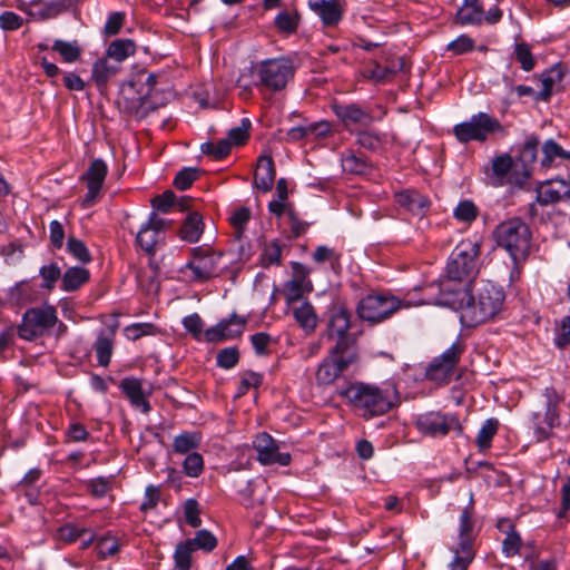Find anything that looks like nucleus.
Listing matches in <instances>:
<instances>
[{
    "label": "nucleus",
    "instance_id": "nucleus-1",
    "mask_svg": "<svg viewBox=\"0 0 570 570\" xmlns=\"http://www.w3.org/2000/svg\"><path fill=\"white\" fill-rule=\"evenodd\" d=\"M504 301L503 288L492 282H483L474 294L469 286L444 283L435 303L459 311L461 322L474 327L494 320L503 309Z\"/></svg>",
    "mask_w": 570,
    "mask_h": 570
},
{
    "label": "nucleus",
    "instance_id": "nucleus-40",
    "mask_svg": "<svg viewBox=\"0 0 570 570\" xmlns=\"http://www.w3.org/2000/svg\"><path fill=\"white\" fill-rule=\"evenodd\" d=\"M95 549L97 557L100 560H106L109 557H114L120 550L118 540L109 534L97 537Z\"/></svg>",
    "mask_w": 570,
    "mask_h": 570
},
{
    "label": "nucleus",
    "instance_id": "nucleus-14",
    "mask_svg": "<svg viewBox=\"0 0 570 570\" xmlns=\"http://www.w3.org/2000/svg\"><path fill=\"white\" fill-rule=\"evenodd\" d=\"M252 445L257 453V461L262 465L276 464L287 466L292 461L291 454L288 452H282L279 443L266 432L256 434Z\"/></svg>",
    "mask_w": 570,
    "mask_h": 570
},
{
    "label": "nucleus",
    "instance_id": "nucleus-34",
    "mask_svg": "<svg viewBox=\"0 0 570 570\" xmlns=\"http://www.w3.org/2000/svg\"><path fill=\"white\" fill-rule=\"evenodd\" d=\"M498 419L490 417L483 422L475 439V444L480 451H487L491 448L492 440L498 433Z\"/></svg>",
    "mask_w": 570,
    "mask_h": 570
},
{
    "label": "nucleus",
    "instance_id": "nucleus-35",
    "mask_svg": "<svg viewBox=\"0 0 570 570\" xmlns=\"http://www.w3.org/2000/svg\"><path fill=\"white\" fill-rule=\"evenodd\" d=\"M52 50L58 52L62 61L66 63L76 62L81 56V48L77 40L65 41L56 39L52 45Z\"/></svg>",
    "mask_w": 570,
    "mask_h": 570
},
{
    "label": "nucleus",
    "instance_id": "nucleus-38",
    "mask_svg": "<svg viewBox=\"0 0 570 570\" xmlns=\"http://www.w3.org/2000/svg\"><path fill=\"white\" fill-rule=\"evenodd\" d=\"M453 551V559L449 564V570H468L470 563L475 558V552L472 547H462L456 544Z\"/></svg>",
    "mask_w": 570,
    "mask_h": 570
},
{
    "label": "nucleus",
    "instance_id": "nucleus-19",
    "mask_svg": "<svg viewBox=\"0 0 570 570\" xmlns=\"http://www.w3.org/2000/svg\"><path fill=\"white\" fill-rule=\"evenodd\" d=\"M245 320L236 314L220 320L214 326L205 330V342L220 343L239 337L245 330Z\"/></svg>",
    "mask_w": 570,
    "mask_h": 570
},
{
    "label": "nucleus",
    "instance_id": "nucleus-62",
    "mask_svg": "<svg viewBox=\"0 0 570 570\" xmlns=\"http://www.w3.org/2000/svg\"><path fill=\"white\" fill-rule=\"evenodd\" d=\"M249 128L250 121L248 119H243L239 126L234 127L228 131L226 140H229L232 146L244 144L248 138Z\"/></svg>",
    "mask_w": 570,
    "mask_h": 570
},
{
    "label": "nucleus",
    "instance_id": "nucleus-23",
    "mask_svg": "<svg viewBox=\"0 0 570 570\" xmlns=\"http://www.w3.org/2000/svg\"><path fill=\"white\" fill-rule=\"evenodd\" d=\"M122 393L129 399L132 406L139 409L144 413L150 411V404L147 401L142 381L136 377H125L119 385Z\"/></svg>",
    "mask_w": 570,
    "mask_h": 570
},
{
    "label": "nucleus",
    "instance_id": "nucleus-5",
    "mask_svg": "<svg viewBox=\"0 0 570 570\" xmlns=\"http://www.w3.org/2000/svg\"><path fill=\"white\" fill-rule=\"evenodd\" d=\"M493 236L497 244L510 254L515 264L527 258L531 245V232L520 218H510L500 223Z\"/></svg>",
    "mask_w": 570,
    "mask_h": 570
},
{
    "label": "nucleus",
    "instance_id": "nucleus-20",
    "mask_svg": "<svg viewBox=\"0 0 570 570\" xmlns=\"http://www.w3.org/2000/svg\"><path fill=\"white\" fill-rule=\"evenodd\" d=\"M537 202L542 206L553 205L570 199V180L552 178L541 181L535 187Z\"/></svg>",
    "mask_w": 570,
    "mask_h": 570
},
{
    "label": "nucleus",
    "instance_id": "nucleus-4",
    "mask_svg": "<svg viewBox=\"0 0 570 570\" xmlns=\"http://www.w3.org/2000/svg\"><path fill=\"white\" fill-rule=\"evenodd\" d=\"M430 303L426 299H412L406 295L399 298L390 293H372L363 297L357 305V313L362 320L371 323H379L401 308H409Z\"/></svg>",
    "mask_w": 570,
    "mask_h": 570
},
{
    "label": "nucleus",
    "instance_id": "nucleus-21",
    "mask_svg": "<svg viewBox=\"0 0 570 570\" xmlns=\"http://www.w3.org/2000/svg\"><path fill=\"white\" fill-rule=\"evenodd\" d=\"M474 501H469V504L462 510L459 525H458V544L466 548L472 547L479 534L480 527L474 517Z\"/></svg>",
    "mask_w": 570,
    "mask_h": 570
},
{
    "label": "nucleus",
    "instance_id": "nucleus-50",
    "mask_svg": "<svg viewBox=\"0 0 570 570\" xmlns=\"http://www.w3.org/2000/svg\"><path fill=\"white\" fill-rule=\"evenodd\" d=\"M239 352L237 347H226L220 350L216 356V364L224 370H230L237 365Z\"/></svg>",
    "mask_w": 570,
    "mask_h": 570
},
{
    "label": "nucleus",
    "instance_id": "nucleus-59",
    "mask_svg": "<svg viewBox=\"0 0 570 570\" xmlns=\"http://www.w3.org/2000/svg\"><path fill=\"white\" fill-rule=\"evenodd\" d=\"M197 178L198 170L196 168L186 167L176 175L174 186L179 190H186Z\"/></svg>",
    "mask_w": 570,
    "mask_h": 570
},
{
    "label": "nucleus",
    "instance_id": "nucleus-15",
    "mask_svg": "<svg viewBox=\"0 0 570 570\" xmlns=\"http://www.w3.org/2000/svg\"><path fill=\"white\" fill-rule=\"evenodd\" d=\"M193 252L194 257L187 264V268L195 281L203 282L218 275L223 256L220 252L203 247H196Z\"/></svg>",
    "mask_w": 570,
    "mask_h": 570
},
{
    "label": "nucleus",
    "instance_id": "nucleus-7",
    "mask_svg": "<svg viewBox=\"0 0 570 570\" xmlns=\"http://www.w3.org/2000/svg\"><path fill=\"white\" fill-rule=\"evenodd\" d=\"M357 353L345 342L338 341L321 361L315 371L318 386H328L336 382L348 367L357 362Z\"/></svg>",
    "mask_w": 570,
    "mask_h": 570
},
{
    "label": "nucleus",
    "instance_id": "nucleus-29",
    "mask_svg": "<svg viewBox=\"0 0 570 570\" xmlns=\"http://www.w3.org/2000/svg\"><path fill=\"white\" fill-rule=\"evenodd\" d=\"M204 233L203 217L197 212H191L185 218L179 229L180 239L187 243H196Z\"/></svg>",
    "mask_w": 570,
    "mask_h": 570
},
{
    "label": "nucleus",
    "instance_id": "nucleus-51",
    "mask_svg": "<svg viewBox=\"0 0 570 570\" xmlns=\"http://www.w3.org/2000/svg\"><path fill=\"white\" fill-rule=\"evenodd\" d=\"M453 216L460 222L471 223L478 216V208L473 202L462 200L454 208Z\"/></svg>",
    "mask_w": 570,
    "mask_h": 570
},
{
    "label": "nucleus",
    "instance_id": "nucleus-48",
    "mask_svg": "<svg viewBox=\"0 0 570 570\" xmlns=\"http://www.w3.org/2000/svg\"><path fill=\"white\" fill-rule=\"evenodd\" d=\"M124 332L128 340L136 341L142 336L155 335L157 330L151 323H134L126 326Z\"/></svg>",
    "mask_w": 570,
    "mask_h": 570
},
{
    "label": "nucleus",
    "instance_id": "nucleus-33",
    "mask_svg": "<svg viewBox=\"0 0 570 570\" xmlns=\"http://www.w3.org/2000/svg\"><path fill=\"white\" fill-rule=\"evenodd\" d=\"M90 273L85 267H70L62 275L61 288L72 292L89 281Z\"/></svg>",
    "mask_w": 570,
    "mask_h": 570
},
{
    "label": "nucleus",
    "instance_id": "nucleus-27",
    "mask_svg": "<svg viewBox=\"0 0 570 570\" xmlns=\"http://www.w3.org/2000/svg\"><path fill=\"white\" fill-rule=\"evenodd\" d=\"M275 167L272 156L262 155L257 160V167L254 177V185L263 193L272 189L275 180Z\"/></svg>",
    "mask_w": 570,
    "mask_h": 570
},
{
    "label": "nucleus",
    "instance_id": "nucleus-57",
    "mask_svg": "<svg viewBox=\"0 0 570 570\" xmlns=\"http://www.w3.org/2000/svg\"><path fill=\"white\" fill-rule=\"evenodd\" d=\"M554 344L559 348H563L570 344V316H564L557 324L554 331Z\"/></svg>",
    "mask_w": 570,
    "mask_h": 570
},
{
    "label": "nucleus",
    "instance_id": "nucleus-64",
    "mask_svg": "<svg viewBox=\"0 0 570 570\" xmlns=\"http://www.w3.org/2000/svg\"><path fill=\"white\" fill-rule=\"evenodd\" d=\"M175 195L173 191L167 190L159 196L151 199L153 212L168 213L174 206Z\"/></svg>",
    "mask_w": 570,
    "mask_h": 570
},
{
    "label": "nucleus",
    "instance_id": "nucleus-61",
    "mask_svg": "<svg viewBox=\"0 0 570 570\" xmlns=\"http://www.w3.org/2000/svg\"><path fill=\"white\" fill-rule=\"evenodd\" d=\"M297 14L287 11L279 12L275 18V24L282 32L292 33L297 28Z\"/></svg>",
    "mask_w": 570,
    "mask_h": 570
},
{
    "label": "nucleus",
    "instance_id": "nucleus-58",
    "mask_svg": "<svg viewBox=\"0 0 570 570\" xmlns=\"http://www.w3.org/2000/svg\"><path fill=\"white\" fill-rule=\"evenodd\" d=\"M282 248L276 242H271L264 246L261 261L264 266L278 265L281 263Z\"/></svg>",
    "mask_w": 570,
    "mask_h": 570
},
{
    "label": "nucleus",
    "instance_id": "nucleus-24",
    "mask_svg": "<svg viewBox=\"0 0 570 570\" xmlns=\"http://www.w3.org/2000/svg\"><path fill=\"white\" fill-rule=\"evenodd\" d=\"M396 203L412 213L414 216L423 217L429 208V199L416 190L406 189L395 194Z\"/></svg>",
    "mask_w": 570,
    "mask_h": 570
},
{
    "label": "nucleus",
    "instance_id": "nucleus-45",
    "mask_svg": "<svg viewBox=\"0 0 570 570\" xmlns=\"http://www.w3.org/2000/svg\"><path fill=\"white\" fill-rule=\"evenodd\" d=\"M89 533V528L79 527L75 523H66L58 528L57 537L65 543H73Z\"/></svg>",
    "mask_w": 570,
    "mask_h": 570
},
{
    "label": "nucleus",
    "instance_id": "nucleus-63",
    "mask_svg": "<svg viewBox=\"0 0 570 570\" xmlns=\"http://www.w3.org/2000/svg\"><path fill=\"white\" fill-rule=\"evenodd\" d=\"M200 510L198 508V501H185L184 504V515L185 521L188 525L193 528H197L202 524V519L199 517Z\"/></svg>",
    "mask_w": 570,
    "mask_h": 570
},
{
    "label": "nucleus",
    "instance_id": "nucleus-43",
    "mask_svg": "<svg viewBox=\"0 0 570 570\" xmlns=\"http://www.w3.org/2000/svg\"><path fill=\"white\" fill-rule=\"evenodd\" d=\"M94 348L96 352L98 364L104 367L108 366L114 351L112 340L101 334L97 337L94 344Z\"/></svg>",
    "mask_w": 570,
    "mask_h": 570
},
{
    "label": "nucleus",
    "instance_id": "nucleus-13",
    "mask_svg": "<svg viewBox=\"0 0 570 570\" xmlns=\"http://www.w3.org/2000/svg\"><path fill=\"white\" fill-rule=\"evenodd\" d=\"M170 222L151 212L148 220L144 223L136 234V244L148 255H154L156 247L164 240L166 229Z\"/></svg>",
    "mask_w": 570,
    "mask_h": 570
},
{
    "label": "nucleus",
    "instance_id": "nucleus-39",
    "mask_svg": "<svg viewBox=\"0 0 570 570\" xmlns=\"http://www.w3.org/2000/svg\"><path fill=\"white\" fill-rule=\"evenodd\" d=\"M191 541L183 540L177 543L174 551L175 567L178 570H190L191 568V554L194 552Z\"/></svg>",
    "mask_w": 570,
    "mask_h": 570
},
{
    "label": "nucleus",
    "instance_id": "nucleus-31",
    "mask_svg": "<svg viewBox=\"0 0 570 570\" xmlns=\"http://www.w3.org/2000/svg\"><path fill=\"white\" fill-rule=\"evenodd\" d=\"M350 328V313L342 306L331 308L328 331L331 336L342 338Z\"/></svg>",
    "mask_w": 570,
    "mask_h": 570
},
{
    "label": "nucleus",
    "instance_id": "nucleus-28",
    "mask_svg": "<svg viewBox=\"0 0 570 570\" xmlns=\"http://www.w3.org/2000/svg\"><path fill=\"white\" fill-rule=\"evenodd\" d=\"M119 71V65L110 62L107 57L100 58L92 65L91 79L99 89H104Z\"/></svg>",
    "mask_w": 570,
    "mask_h": 570
},
{
    "label": "nucleus",
    "instance_id": "nucleus-49",
    "mask_svg": "<svg viewBox=\"0 0 570 570\" xmlns=\"http://www.w3.org/2000/svg\"><path fill=\"white\" fill-rule=\"evenodd\" d=\"M39 274L43 282L42 287L51 291L55 287L57 281L61 277V269L56 263H51L43 265L40 268Z\"/></svg>",
    "mask_w": 570,
    "mask_h": 570
},
{
    "label": "nucleus",
    "instance_id": "nucleus-42",
    "mask_svg": "<svg viewBox=\"0 0 570 570\" xmlns=\"http://www.w3.org/2000/svg\"><path fill=\"white\" fill-rule=\"evenodd\" d=\"M343 171L353 175L366 173L368 166L364 158L357 157L353 151H345L341 158Z\"/></svg>",
    "mask_w": 570,
    "mask_h": 570
},
{
    "label": "nucleus",
    "instance_id": "nucleus-47",
    "mask_svg": "<svg viewBox=\"0 0 570 570\" xmlns=\"http://www.w3.org/2000/svg\"><path fill=\"white\" fill-rule=\"evenodd\" d=\"M183 326L195 340L205 342L204 322L197 313L185 316Z\"/></svg>",
    "mask_w": 570,
    "mask_h": 570
},
{
    "label": "nucleus",
    "instance_id": "nucleus-36",
    "mask_svg": "<svg viewBox=\"0 0 570 570\" xmlns=\"http://www.w3.org/2000/svg\"><path fill=\"white\" fill-rule=\"evenodd\" d=\"M200 435L196 432H184L174 438L173 451L177 454H189L200 444Z\"/></svg>",
    "mask_w": 570,
    "mask_h": 570
},
{
    "label": "nucleus",
    "instance_id": "nucleus-41",
    "mask_svg": "<svg viewBox=\"0 0 570 570\" xmlns=\"http://www.w3.org/2000/svg\"><path fill=\"white\" fill-rule=\"evenodd\" d=\"M330 131L327 122L312 124L307 127L297 126L293 127L287 131V139L291 141H297L307 136L308 134L316 132L318 136H325Z\"/></svg>",
    "mask_w": 570,
    "mask_h": 570
},
{
    "label": "nucleus",
    "instance_id": "nucleus-60",
    "mask_svg": "<svg viewBox=\"0 0 570 570\" xmlns=\"http://www.w3.org/2000/svg\"><path fill=\"white\" fill-rule=\"evenodd\" d=\"M446 49L453 55H464L471 52L474 49V40L466 35H461L453 41H451Z\"/></svg>",
    "mask_w": 570,
    "mask_h": 570
},
{
    "label": "nucleus",
    "instance_id": "nucleus-56",
    "mask_svg": "<svg viewBox=\"0 0 570 570\" xmlns=\"http://www.w3.org/2000/svg\"><path fill=\"white\" fill-rule=\"evenodd\" d=\"M68 252L80 263L87 264L91 261V255L83 242L70 237L67 242Z\"/></svg>",
    "mask_w": 570,
    "mask_h": 570
},
{
    "label": "nucleus",
    "instance_id": "nucleus-9",
    "mask_svg": "<svg viewBox=\"0 0 570 570\" xmlns=\"http://www.w3.org/2000/svg\"><path fill=\"white\" fill-rule=\"evenodd\" d=\"M58 322L53 306L45 304L26 311L18 326V335L26 341L36 340L55 327Z\"/></svg>",
    "mask_w": 570,
    "mask_h": 570
},
{
    "label": "nucleus",
    "instance_id": "nucleus-25",
    "mask_svg": "<svg viewBox=\"0 0 570 570\" xmlns=\"http://www.w3.org/2000/svg\"><path fill=\"white\" fill-rule=\"evenodd\" d=\"M287 309L291 311L294 320L306 334L314 333L317 327L318 317L309 302L303 301L298 305L294 303Z\"/></svg>",
    "mask_w": 570,
    "mask_h": 570
},
{
    "label": "nucleus",
    "instance_id": "nucleus-12",
    "mask_svg": "<svg viewBox=\"0 0 570 570\" xmlns=\"http://www.w3.org/2000/svg\"><path fill=\"white\" fill-rule=\"evenodd\" d=\"M463 351L464 346L458 340L440 356L433 358L426 368V377L438 383L449 382Z\"/></svg>",
    "mask_w": 570,
    "mask_h": 570
},
{
    "label": "nucleus",
    "instance_id": "nucleus-3",
    "mask_svg": "<svg viewBox=\"0 0 570 570\" xmlns=\"http://www.w3.org/2000/svg\"><path fill=\"white\" fill-rule=\"evenodd\" d=\"M479 250V244L471 239H464L456 245L450 255L446 277L440 284V292L444 283L454 284L456 287L469 286L470 281L478 273Z\"/></svg>",
    "mask_w": 570,
    "mask_h": 570
},
{
    "label": "nucleus",
    "instance_id": "nucleus-44",
    "mask_svg": "<svg viewBox=\"0 0 570 570\" xmlns=\"http://www.w3.org/2000/svg\"><path fill=\"white\" fill-rule=\"evenodd\" d=\"M386 135H381L370 130H363L357 134V144L372 151L381 150L386 142Z\"/></svg>",
    "mask_w": 570,
    "mask_h": 570
},
{
    "label": "nucleus",
    "instance_id": "nucleus-10",
    "mask_svg": "<svg viewBox=\"0 0 570 570\" xmlns=\"http://www.w3.org/2000/svg\"><path fill=\"white\" fill-rule=\"evenodd\" d=\"M501 129L502 126L497 118L487 112H479L469 120L455 125L453 134L462 144L470 141L483 142L488 139L489 135Z\"/></svg>",
    "mask_w": 570,
    "mask_h": 570
},
{
    "label": "nucleus",
    "instance_id": "nucleus-22",
    "mask_svg": "<svg viewBox=\"0 0 570 570\" xmlns=\"http://www.w3.org/2000/svg\"><path fill=\"white\" fill-rule=\"evenodd\" d=\"M311 9L317 13L325 26H335L343 16L341 0H308Z\"/></svg>",
    "mask_w": 570,
    "mask_h": 570
},
{
    "label": "nucleus",
    "instance_id": "nucleus-6",
    "mask_svg": "<svg viewBox=\"0 0 570 570\" xmlns=\"http://www.w3.org/2000/svg\"><path fill=\"white\" fill-rule=\"evenodd\" d=\"M542 396L544 399V412H533L529 417V428L538 442H543L553 436V430L561 425L560 405L563 396L553 387H546Z\"/></svg>",
    "mask_w": 570,
    "mask_h": 570
},
{
    "label": "nucleus",
    "instance_id": "nucleus-18",
    "mask_svg": "<svg viewBox=\"0 0 570 570\" xmlns=\"http://www.w3.org/2000/svg\"><path fill=\"white\" fill-rule=\"evenodd\" d=\"M107 174V164L102 159L98 158L91 161L88 169L80 177V179L85 181L87 186V193L80 202L82 208H89L96 204L97 198L104 187Z\"/></svg>",
    "mask_w": 570,
    "mask_h": 570
},
{
    "label": "nucleus",
    "instance_id": "nucleus-37",
    "mask_svg": "<svg viewBox=\"0 0 570 570\" xmlns=\"http://www.w3.org/2000/svg\"><path fill=\"white\" fill-rule=\"evenodd\" d=\"M543 158L541 160L542 166L551 167L556 159H562L570 161V151L564 150L553 139H548L542 145Z\"/></svg>",
    "mask_w": 570,
    "mask_h": 570
},
{
    "label": "nucleus",
    "instance_id": "nucleus-8",
    "mask_svg": "<svg viewBox=\"0 0 570 570\" xmlns=\"http://www.w3.org/2000/svg\"><path fill=\"white\" fill-rule=\"evenodd\" d=\"M294 73L293 61L284 57L266 59L254 67V75L258 78V83L271 91L283 90Z\"/></svg>",
    "mask_w": 570,
    "mask_h": 570
},
{
    "label": "nucleus",
    "instance_id": "nucleus-52",
    "mask_svg": "<svg viewBox=\"0 0 570 570\" xmlns=\"http://www.w3.org/2000/svg\"><path fill=\"white\" fill-rule=\"evenodd\" d=\"M184 472L190 478H197L204 470L203 456L197 452H190L183 463Z\"/></svg>",
    "mask_w": 570,
    "mask_h": 570
},
{
    "label": "nucleus",
    "instance_id": "nucleus-2",
    "mask_svg": "<svg viewBox=\"0 0 570 570\" xmlns=\"http://www.w3.org/2000/svg\"><path fill=\"white\" fill-rule=\"evenodd\" d=\"M338 395L366 420L382 416L400 404L397 386L391 381H385L381 385L353 381L340 390Z\"/></svg>",
    "mask_w": 570,
    "mask_h": 570
},
{
    "label": "nucleus",
    "instance_id": "nucleus-46",
    "mask_svg": "<svg viewBox=\"0 0 570 570\" xmlns=\"http://www.w3.org/2000/svg\"><path fill=\"white\" fill-rule=\"evenodd\" d=\"M191 541V547L194 550H203L205 552H212L217 546L216 537L208 530H199L196 532L193 539H187Z\"/></svg>",
    "mask_w": 570,
    "mask_h": 570
},
{
    "label": "nucleus",
    "instance_id": "nucleus-32",
    "mask_svg": "<svg viewBox=\"0 0 570 570\" xmlns=\"http://www.w3.org/2000/svg\"><path fill=\"white\" fill-rule=\"evenodd\" d=\"M136 52V43L131 39H116L106 50V57L119 65Z\"/></svg>",
    "mask_w": 570,
    "mask_h": 570
},
{
    "label": "nucleus",
    "instance_id": "nucleus-26",
    "mask_svg": "<svg viewBox=\"0 0 570 570\" xmlns=\"http://www.w3.org/2000/svg\"><path fill=\"white\" fill-rule=\"evenodd\" d=\"M336 117L345 125H367L371 122V115L355 104H334L332 106Z\"/></svg>",
    "mask_w": 570,
    "mask_h": 570
},
{
    "label": "nucleus",
    "instance_id": "nucleus-53",
    "mask_svg": "<svg viewBox=\"0 0 570 570\" xmlns=\"http://www.w3.org/2000/svg\"><path fill=\"white\" fill-rule=\"evenodd\" d=\"M522 538L518 531L507 533L502 541V553L505 558L517 556L522 547Z\"/></svg>",
    "mask_w": 570,
    "mask_h": 570
},
{
    "label": "nucleus",
    "instance_id": "nucleus-54",
    "mask_svg": "<svg viewBox=\"0 0 570 570\" xmlns=\"http://www.w3.org/2000/svg\"><path fill=\"white\" fill-rule=\"evenodd\" d=\"M514 56L524 71H531L534 68V58L529 45L521 42L514 46Z\"/></svg>",
    "mask_w": 570,
    "mask_h": 570
},
{
    "label": "nucleus",
    "instance_id": "nucleus-55",
    "mask_svg": "<svg viewBox=\"0 0 570 570\" xmlns=\"http://www.w3.org/2000/svg\"><path fill=\"white\" fill-rule=\"evenodd\" d=\"M232 145L229 140L222 139L217 142H205L202 145V151L212 155L215 159H222L230 151Z\"/></svg>",
    "mask_w": 570,
    "mask_h": 570
},
{
    "label": "nucleus",
    "instance_id": "nucleus-16",
    "mask_svg": "<svg viewBox=\"0 0 570 570\" xmlns=\"http://www.w3.org/2000/svg\"><path fill=\"white\" fill-rule=\"evenodd\" d=\"M309 274V268L302 263H292V277L283 285V294L287 307H292V305L297 303L305 294L313 291Z\"/></svg>",
    "mask_w": 570,
    "mask_h": 570
},
{
    "label": "nucleus",
    "instance_id": "nucleus-11",
    "mask_svg": "<svg viewBox=\"0 0 570 570\" xmlns=\"http://www.w3.org/2000/svg\"><path fill=\"white\" fill-rule=\"evenodd\" d=\"M529 175L530 173L525 166L513 161L512 157L508 154L497 156L492 160L490 180L494 186H522Z\"/></svg>",
    "mask_w": 570,
    "mask_h": 570
},
{
    "label": "nucleus",
    "instance_id": "nucleus-17",
    "mask_svg": "<svg viewBox=\"0 0 570 570\" xmlns=\"http://www.w3.org/2000/svg\"><path fill=\"white\" fill-rule=\"evenodd\" d=\"M416 426L420 432L432 438L445 436L452 430L459 433L462 431V426L455 415L439 412H431L419 416Z\"/></svg>",
    "mask_w": 570,
    "mask_h": 570
},
{
    "label": "nucleus",
    "instance_id": "nucleus-30",
    "mask_svg": "<svg viewBox=\"0 0 570 570\" xmlns=\"http://www.w3.org/2000/svg\"><path fill=\"white\" fill-rule=\"evenodd\" d=\"M456 20L460 24H480L483 21V8L479 0H463L456 12Z\"/></svg>",
    "mask_w": 570,
    "mask_h": 570
}]
</instances>
